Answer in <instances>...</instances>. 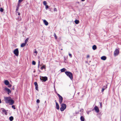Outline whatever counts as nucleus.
<instances>
[{"label":"nucleus","mask_w":121,"mask_h":121,"mask_svg":"<svg viewBox=\"0 0 121 121\" xmlns=\"http://www.w3.org/2000/svg\"><path fill=\"white\" fill-rule=\"evenodd\" d=\"M45 6V9L46 10H47L49 8L48 6L47 5H46Z\"/></svg>","instance_id":"25"},{"label":"nucleus","mask_w":121,"mask_h":121,"mask_svg":"<svg viewBox=\"0 0 121 121\" xmlns=\"http://www.w3.org/2000/svg\"><path fill=\"white\" fill-rule=\"evenodd\" d=\"M13 119V117L12 116H11L9 118V119L10 121H12Z\"/></svg>","instance_id":"19"},{"label":"nucleus","mask_w":121,"mask_h":121,"mask_svg":"<svg viewBox=\"0 0 121 121\" xmlns=\"http://www.w3.org/2000/svg\"><path fill=\"white\" fill-rule=\"evenodd\" d=\"M13 53L16 56H17L19 54L18 49V48H17L15 49Z\"/></svg>","instance_id":"6"},{"label":"nucleus","mask_w":121,"mask_h":121,"mask_svg":"<svg viewBox=\"0 0 121 121\" xmlns=\"http://www.w3.org/2000/svg\"><path fill=\"white\" fill-rule=\"evenodd\" d=\"M36 102L37 103H39L40 102V100L39 99H37L36 100Z\"/></svg>","instance_id":"30"},{"label":"nucleus","mask_w":121,"mask_h":121,"mask_svg":"<svg viewBox=\"0 0 121 121\" xmlns=\"http://www.w3.org/2000/svg\"><path fill=\"white\" fill-rule=\"evenodd\" d=\"M74 22L76 24H78L79 23V21L78 20H76L74 21Z\"/></svg>","instance_id":"20"},{"label":"nucleus","mask_w":121,"mask_h":121,"mask_svg":"<svg viewBox=\"0 0 121 121\" xmlns=\"http://www.w3.org/2000/svg\"><path fill=\"white\" fill-rule=\"evenodd\" d=\"M20 3H19L18 2V5H17V7H19V4Z\"/></svg>","instance_id":"39"},{"label":"nucleus","mask_w":121,"mask_h":121,"mask_svg":"<svg viewBox=\"0 0 121 121\" xmlns=\"http://www.w3.org/2000/svg\"><path fill=\"white\" fill-rule=\"evenodd\" d=\"M23 0H19L18 2L19 3H21L23 1Z\"/></svg>","instance_id":"33"},{"label":"nucleus","mask_w":121,"mask_h":121,"mask_svg":"<svg viewBox=\"0 0 121 121\" xmlns=\"http://www.w3.org/2000/svg\"><path fill=\"white\" fill-rule=\"evenodd\" d=\"M65 73L71 80L73 79L72 74L71 72L69 71H66L65 72Z\"/></svg>","instance_id":"2"},{"label":"nucleus","mask_w":121,"mask_h":121,"mask_svg":"<svg viewBox=\"0 0 121 121\" xmlns=\"http://www.w3.org/2000/svg\"><path fill=\"white\" fill-rule=\"evenodd\" d=\"M80 119L82 121H85V119L82 116H81L80 117Z\"/></svg>","instance_id":"17"},{"label":"nucleus","mask_w":121,"mask_h":121,"mask_svg":"<svg viewBox=\"0 0 121 121\" xmlns=\"http://www.w3.org/2000/svg\"><path fill=\"white\" fill-rule=\"evenodd\" d=\"M90 57V56L89 55H87V58H89Z\"/></svg>","instance_id":"38"},{"label":"nucleus","mask_w":121,"mask_h":121,"mask_svg":"<svg viewBox=\"0 0 121 121\" xmlns=\"http://www.w3.org/2000/svg\"><path fill=\"white\" fill-rule=\"evenodd\" d=\"M2 112L4 113L6 115H7V112H6V111L4 109L2 110Z\"/></svg>","instance_id":"15"},{"label":"nucleus","mask_w":121,"mask_h":121,"mask_svg":"<svg viewBox=\"0 0 121 121\" xmlns=\"http://www.w3.org/2000/svg\"><path fill=\"white\" fill-rule=\"evenodd\" d=\"M4 101L6 103L12 105L14 103V101L10 97H4Z\"/></svg>","instance_id":"1"},{"label":"nucleus","mask_w":121,"mask_h":121,"mask_svg":"<svg viewBox=\"0 0 121 121\" xmlns=\"http://www.w3.org/2000/svg\"><path fill=\"white\" fill-rule=\"evenodd\" d=\"M61 107L60 108V109L61 111H63L66 108V105L64 104H61Z\"/></svg>","instance_id":"3"},{"label":"nucleus","mask_w":121,"mask_h":121,"mask_svg":"<svg viewBox=\"0 0 121 121\" xmlns=\"http://www.w3.org/2000/svg\"><path fill=\"white\" fill-rule=\"evenodd\" d=\"M55 102H56V108L57 109L59 110V105L58 103L57 102L56 100H55Z\"/></svg>","instance_id":"10"},{"label":"nucleus","mask_w":121,"mask_h":121,"mask_svg":"<svg viewBox=\"0 0 121 121\" xmlns=\"http://www.w3.org/2000/svg\"><path fill=\"white\" fill-rule=\"evenodd\" d=\"M0 11L1 12H3V9L2 8H0Z\"/></svg>","instance_id":"29"},{"label":"nucleus","mask_w":121,"mask_h":121,"mask_svg":"<svg viewBox=\"0 0 121 121\" xmlns=\"http://www.w3.org/2000/svg\"><path fill=\"white\" fill-rule=\"evenodd\" d=\"M34 52H35V53H36V54L37 53V52L36 50H35V51Z\"/></svg>","instance_id":"41"},{"label":"nucleus","mask_w":121,"mask_h":121,"mask_svg":"<svg viewBox=\"0 0 121 121\" xmlns=\"http://www.w3.org/2000/svg\"><path fill=\"white\" fill-rule=\"evenodd\" d=\"M12 108H13L14 109H15V106L14 105H13L12 106Z\"/></svg>","instance_id":"31"},{"label":"nucleus","mask_w":121,"mask_h":121,"mask_svg":"<svg viewBox=\"0 0 121 121\" xmlns=\"http://www.w3.org/2000/svg\"><path fill=\"white\" fill-rule=\"evenodd\" d=\"M32 64L33 65H35L36 64L35 62L34 61H33L32 62Z\"/></svg>","instance_id":"27"},{"label":"nucleus","mask_w":121,"mask_h":121,"mask_svg":"<svg viewBox=\"0 0 121 121\" xmlns=\"http://www.w3.org/2000/svg\"><path fill=\"white\" fill-rule=\"evenodd\" d=\"M94 109L97 112H99V109L96 106H95L94 107Z\"/></svg>","instance_id":"8"},{"label":"nucleus","mask_w":121,"mask_h":121,"mask_svg":"<svg viewBox=\"0 0 121 121\" xmlns=\"http://www.w3.org/2000/svg\"><path fill=\"white\" fill-rule=\"evenodd\" d=\"M8 85H9V86H8V87H11V86H12V85H9V84Z\"/></svg>","instance_id":"37"},{"label":"nucleus","mask_w":121,"mask_h":121,"mask_svg":"<svg viewBox=\"0 0 121 121\" xmlns=\"http://www.w3.org/2000/svg\"><path fill=\"white\" fill-rule=\"evenodd\" d=\"M48 79V78L46 77H42L40 78V79L41 80L44 81V82L46 81Z\"/></svg>","instance_id":"7"},{"label":"nucleus","mask_w":121,"mask_h":121,"mask_svg":"<svg viewBox=\"0 0 121 121\" xmlns=\"http://www.w3.org/2000/svg\"><path fill=\"white\" fill-rule=\"evenodd\" d=\"M119 53V49H116L114 52V56H117Z\"/></svg>","instance_id":"4"},{"label":"nucleus","mask_w":121,"mask_h":121,"mask_svg":"<svg viewBox=\"0 0 121 121\" xmlns=\"http://www.w3.org/2000/svg\"><path fill=\"white\" fill-rule=\"evenodd\" d=\"M43 22L45 25L46 26H47L48 24V22L45 20H43Z\"/></svg>","instance_id":"13"},{"label":"nucleus","mask_w":121,"mask_h":121,"mask_svg":"<svg viewBox=\"0 0 121 121\" xmlns=\"http://www.w3.org/2000/svg\"><path fill=\"white\" fill-rule=\"evenodd\" d=\"M20 13H19V12L18 13V15H20Z\"/></svg>","instance_id":"40"},{"label":"nucleus","mask_w":121,"mask_h":121,"mask_svg":"<svg viewBox=\"0 0 121 121\" xmlns=\"http://www.w3.org/2000/svg\"><path fill=\"white\" fill-rule=\"evenodd\" d=\"M26 44L25 43H22L21 46V47H23L25 46L26 45Z\"/></svg>","instance_id":"21"},{"label":"nucleus","mask_w":121,"mask_h":121,"mask_svg":"<svg viewBox=\"0 0 121 121\" xmlns=\"http://www.w3.org/2000/svg\"><path fill=\"white\" fill-rule=\"evenodd\" d=\"M66 70V69L65 68H64L61 69L60 71L61 72H64Z\"/></svg>","instance_id":"18"},{"label":"nucleus","mask_w":121,"mask_h":121,"mask_svg":"<svg viewBox=\"0 0 121 121\" xmlns=\"http://www.w3.org/2000/svg\"><path fill=\"white\" fill-rule=\"evenodd\" d=\"M4 83L6 85H8L9 84V82L7 80H5L4 81Z\"/></svg>","instance_id":"12"},{"label":"nucleus","mask_w":121,"mask_h":121,"mask_svg":"<svg viewBox=\"0 0 121 121\" xmlns=\"http://www.w3.org/2000/svg\"><path fill=\"white\" fill-rule=\"evenodd\" d=\"M34 84L35 86V89L36 90L38 91V86L37 83L36 82H34Z\"/></svg>","instance_id":"9"},{"label":"nucleus","mask_w":121,"mask_h":121,"mask_svg":"<svg viewBox=\"0 0 121 121\" xmlns=\"http://www.w3.org/2000/svg\"><path fill=\"white\" fill-rule=\"evenodd\" d=\"M69 55L70 58H71L72 57L71 54L70 53H69Z\"/></svg>","instance_id":"32"},{"label":"nucleus","mask_w":121,"mask_h":121,"mask_svg":"<svg viewBox=\"0 0 121 121\" xmlns=\"http://www.w3.org/2000/svg\"><path fill=\"white\" fill-rule=\"evenodd\" d=\"M82 0V1H84L85 0Z\"/></svg>","instance_id":"44"},{"label":"nucleus","mask_w":121,"mask_h":121,"mask_svg":"<svg viewBox=\"0 0 121 121\" xmlns=\"http://www.w3.org/2000/svg\"><path fill=\"white\" fill-rule=\"evenodd\" d=\"M46 101H45V103H46Z\"/></svg>","instance_id":"45"},{"label":"nucleus","mask_w":121,"mask_h":121,"mask_svg":"<svg viewBox=\"0 0 121 121\" xmlns=\"http://www.w3.org/2000/svg\"><path fill=\"white\" fill-rule=\"evenodd\" d=\"M12 89L13 90H14V86H13V88H12Z\"/></svg>","instance_id":"43"},{"label":"nucleus","mask_w":121,"mask_h":121,"mask_svg":"<svg viewBox=\"0 0 121 121\" xmlns=\"http://www.w3.org/2000/svg\"><path fill=\"white\" fill-rule=\"evenodd\" d=\"M40 60H39L38 61V68H39V65H40Z\"/></svg>","instance_id":"26"},{"label":"nucleus","mask_w":121,"mask_h":121,"mask_svg":"<svg viewBox=\"0 0 121 121\" xmlns=\"http://www.w3.org/2000/svg\"><path fill=\"white\" fill-rule=\"evenodd\" d=\"M45 65H43V66H42V67H41V69H45Z\"/></svg>","instance_id":"24"},{"label":"nucleus","mask_w":121,"mask_h":121,"mask_svg":"<svg viewBox=\"0 0 121 121\" xmlns=\"http://www.w3.org/2000/svg\"><path fill=\"white\" fill-rule=\"evenodd\" d=\"M100 107L101 108L102 107V103H100Z\"/></svg>","instance_id":"34"},{"label":"nucleus","mask_w":121,"mask_h":121,"mask_svg":"<svg viewBox=\"0 0 121 121\" xmlns=\"http://www.w3.org/2000/svg\"><path fill=\"white\" fill-rule=\"evenodd\" d=\"M105 89V88H103L102 90V92H103L104 90Z\"/></svg>","instance_id":"36"},{"label":"nucleus","mask_w":121,"mask_h":121,"mask_svg":"<svg viewBox=\"0 0 121 121\" xmlns=\"http://www.w3.org/2000/svg\"><path fill=\"white\" fill-rule=\"evenodd\" d=\"M96 46L95 45H94L92 47V49L94 50H95L96 49Z\"/></svg>","instance_id":"16"},{"label":"nucleus","mask_w":121,"mask_h":121,"mask_svg":"<svg viewBox=\"0 0 121 121\" xmlns=\"http://www.w3.org/2000/svg\"><path fill=\"white\" fill-rule=\"evenodd\" d=\"M54 11H56L57 9L56 8H54Z\"/></svg>","instance_id":"35"},{"label":"nucleus","mask_w":121,"mask_h":121,"mask_svg":"<svg viewBox=\"0 0 121 121\" xmlns=\"http://www.w3.org/2000/svg\"><path fill=\"white\" fill-rule=\"evenodd\" d=\"M43 4L45 6L47 5V3L46 1H44L43 2Z\"/></svg>","instance_id":"22"},{"label":"nucleus","mask_w":121,"mask_h":121,"mask_svg":"<svg viewBox=\"0 0 121 121\" xmlns=\"http://www.w3.org/2000/svg\"><path fill=\"white\" fill-rule=\"evenodd\" d=\"M54 36L55 39H57V36L56 35V34L55 33L54 34Z\"/></svg>","instance_id":"28"},{"label":"nucleus","mask_w":121,"mask_h":121,"mask_svg":"<svg viewBox=\"0 0 121 121\" xmlns=\"http://www.w3.org/2000/svg\"><path fill=\"white\" fill-rule=\"evenodd\" d=\"M29 39L28 38H27L25 40V43L26 44L27 43V42L28 40Z\"/></svg>","instance_id":"23"},{"label":"nucleus","mask_w":121,"mask_h":121,"mask_svg":"<svg viewBox=\"0 0 121 121\" xmlns=\"http://www.w3.org/2000/svg\"><path fill=\"white\" fill-rule=\"evenodd\" d=\"M5 89L8 92V94H9V93H10L11 92V91L7 87H5Z\"/></svg>","instance_id":"11"},{"label":"nucleus","mask_w":121,"mask_h":121,"mask_svg":"<svg viewBox=\"0 0 121 121\" xmlns=\"http://www.w3.org/2000/svg\"><path fill=\"white\" fill-rule=\"evenodd\" d=\"M19 7H17V9H16V11H17L18 9H19Z\"/></svg>","instance_id":"42"},{"label":"nucleus","mask_w":121,"mask_h":121,"mask_svg":"<svg viewBox=\"0 0 121 121\" xmlns=\"http://www.w3.org/2000/svg\"><path fill=\"white\" fill-rule=\"evenodd\" d=\"M61 50H62V49H61Z\"/></svg>","instance_id":"46"},{"label":"nucleus","mask_w":121,"mask_h":121,"mask_svg":"<svg viewBox=\"0 0 121 121\" xmlns=\"http://www.w3.org/2000/svg\"><path fill=\"white\" fill-rule=\"evenodd\" d=\"M57 95L59 97V103L60 104H61L63 98L59 94H57Z\"/></svg>","instance_id":"5"},{"label":"nucleus","mask_w":121,"mask_h":121,"mask_svg":"<svg viewBox=\"0 0 121 121\" xmlns=\"http://www.w3.org/2000/svg\"><path fill=\"white\" fill-rule=\"evenodd\" d=\"M101 59L102 60H104L106 59V57L105 56H103L101 57Z\"/></svg>","instance_id":"14"}]
</instances>
